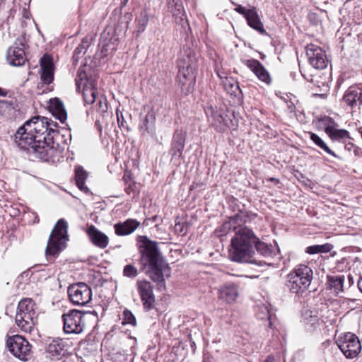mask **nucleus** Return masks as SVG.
<instances>
[{
	"mask_svg": "<svg viewBox=\"0 0 362 362\" xmlns=\"http://www.w3.org/2000/svg\"><path fill=\"white\" fill-rule=\"evenodd\" d=\"M49 110L62 123L65 122L67 119V112L62 100L57 98L50 99Z\"/></svg>",
	"mask_w": 362,
	"mask_h": 362,
	"instance_id": "nucleus-26",
	"label": "nucleus"
},
{
	"mask_svg": "<svg viewBox=\"0 0 362 362\" xmlns=\"http://www.w3.org/2000/svg\"><path fill=\"white\" fill-rule=\"evenodd\" d=\"M313 277L312 269L306 264L296 265L286 276V286L290 293L300 296L309 288Z\"/></svg>",
	"mask_w": 362,
	"mask_h": 362,
	"instance_id": "nucleus-4",
	"label": "nucleus"
},
{
	"mask_svg": "<svg viewBox=\"0 0 362 362\" xmlns=\"http://www.w3.org/2000/svg\"><path fill=\"white\" fill-rule=\"evenodd\" d=\"M306 55L310 64L316 69H324L329 64L325 52L313 44L307 45Z\"/></svg>",
	"mask_w": 362,
	"mask_h": 362,
	"instance_id": "nucleus-13",
	"label": "nucleus"
},
{
	"mask_svg": "<svg viewBox=\"0 0 362 362\" xmlns=\"http://www.w3.org/2000/svg\"><path fill=\"white\" fill-rule=\"evenodd\" d=\"M9 351L21 361H27L30 355V345L29 342L20 335L9 337L6 341Z\"/></svg>",
	"mask_w": 362,
	"mask_h": 362,
	"instance_id": "nucleus-11",
	"label": "nucleus"
},
{
	"mask_svg": "<svg viewBox=\"0 0 362 362\" xmlns=\"http://www.w3.org/2000/svg\"><path fill=\"white\" fill-rule=\"evenodd\" d=\"M264 362H275V358L272 356H269Z\"/></svg>",
	"mask_w": 362,
	"mask_h": 362,
	"instance_id": "nucleus-50",
	"label": "nucleus"
},
{
	"mask_svg": "<svg viewBox=\"0 0 362 362\" xmlns=\"http://www.w3.org/2000/svg\"><path fill=\"white\" fill-rule=\"evenodd\" d=\"M332 140H339L345 138H349V133L345 129H338L334 127L333 129L327 134Z\"/></svg>",
	"mask_w": 362,
	"mask_h": 362,
	"instance_id": "nucleus-41",
	"label": "nucleus"
},
{
	"mask_svg": "<svg viewBox=\"0 0 362 362\" xmlns=\"http://www.w3.org/2000/svg\"><path fill=\"white\" fill-rule=\"evenodd\" d=\"M116 114L119 127L126 128L127 130H129L128 126L127 125V122L124 120L122 113H119V111L117 110Z\"/></svg>",
	"mask_w": 362,
	"mask_h": 362,
	"instance_id": "nucleus-46",
	"label": "nucleus"
},
{
	"mask_svg": "<svg viewBox=\"0 0 362 362\" xmlns=\"http://www.w3.org/2000/svg\"><path fill=\"white\" fill-rule=\"evenodd\" d=\"M218 291L220 298L230 303L234 302L238 296V284L233 282H227L221 286Z\"/></svg>",
	"mask_w": 362,
	"mask_h": 362,
	"instance_id": "nucleus-20",
	"label": "nucleus"
},
{
	"mask_svg": "<svg viewBox=\"0 0 362 362\" xmlns=\"http://www.w3.org/2000/svg\"><path fill=\"white\" fill-rule=\"evenodd\" d=\"M230 89L228 90V91L231 95H235L236 96L237 92L241 93V90L238 86V83L235 81H234L233 83H230Z\"/></svg>",
	"mask_w": 362,
	"mask_h": 362,
	"instance_id": "nucleus-47",
	"label": "nucleus"
},
{
	"mask_svg": "<svg viewBox=\"0 0 362 362\" xmlns=\"http://www.w3.org/2000/svg\"><path fill=\"white\" fill-rule=\"evenodd\" d=\"M293 107H294V105L293 103H291V105H288V107L291 110V112L293 111Z\"/></svg>",
	"mask_w": 362,
	"mask_h": 362,
	"instance_id": "nucleus-53",
	"label": "nucleus"
},
{
	"mask_svg": "<svg viewBox=\"0 0 362 362\" xmlns=\"http://www.w3.org/2000/svg\"><path fill=\"white\" fill-rule=\"evenodd\" d=\"M319 124L325 127V132L328 134L337 124L329 117L325 116L319 119Z\"/></svg>",
	"mask_w": 362,
	"mask_h": 362,
	"instance_id": "nucleus-40",
	"label": "nucleus"
},
{
	"mask_svg": "<svg viewBox=\"0 0 362 362\" xmlns=\"http://www.w3.org/2000/svg\"><path fill=\"white\" fill-rule=\"evenodd\" d=\"M336 343L344 354L349 358H354L358 355L361 350V345L357 336L348 332L339 337Z\"/></svg>",
	"mask_w": 362,
	"mask_h": 362,
	"instance_id": "nucleus-8",
	"label": "nucleus"
},
{
	"mask_svg": "<svg viewBox=\"0 0 362 362\" xmlns=\"http://www.w3.org/2000/svg\"><path fill=\"white\" fill-rule=\"evenodd\" d=\"M68 224L64 219L59 220L50 233L47 245L45 250V255L47 260H52L65 247L67 240Z\"/></svg>",
	"mask_w": 362,
	"mask_h": 362,
	"instance_id": "nucleus-6",
	"label": "nucleus"
},
{
	"mask_svg": "<svg viewBox=\"0 0 362 362\" xmlns=\"http://www.w3.org/2000/svg\"><path fill=\"white\" fill-rule=\"evenodd\" d=\"M139 274V271L137 268L133 264H127L124 267L123 269V275L125 277L134 279Z\"/></svg>",
	"mask_w": 362,
	"mask_h": 362,
	"instance_id": "nucleus-43",
	"label": "nucleus"
},
{
	"mask_svg": "<svg viewBox=\"0 0 362 362\" xmlns=\"http://www.w3.org/2000/svg\"><path fill=\"white\" fill-rule=\"evenodd\" d=\"M248 25L253 29L257 30L261 34H266V31L263 27V24L261 22L259 16L257 14L255 7H252L249 9V13L245 18Z\"/></svg>",
	"mask_w": 362,
	"mask_h": 362,
	"instance_id": "nucleus-28",
	"label": "nucleus"
},
{
	"mask_svg": "<svg viewBox=\"0 0 362 362\" xmlns=\"http://www.w3.org/2000/svg\"><path fill=\"white\" fill-rule=\"evenodd\" d=\"M138 239L141 243L139 250L141 260L144 264L148 265L150 278L157 283L159 290L165 288L164 274L170 269L158 250L157 243L149 240L146 236H139Z\"/></svg>",
	"mask_w": 362,
	"mask_h": 362,
	"instance_id": "nucleus-2",
	"label": "nucleus"
},
{
	"mask_svg": "<svg viewBox=\"0 0 362 362\" xmlns=\"http://www.w3.org/2000/svg\"><path fill=\"white\" fill-rule=\"evenodd\" d=\"M67 291L71 302L74 305L83 306L91 300L92 290L83 282L70 285Z\"/></svg>",
	"mask_w": 362,
	"mask_h": 362,
	"instance_id": "nucleus-9",
	"label": "nucleus"
},
{
	"mask_svg": "<svg viewBox=\"0 0 362 362\" xmlns=\"http://www.w3.org/2000/svg\"><path fill=\"white\" fill-rule=\"evenodd\" d=\"M361 94V88L351 86L346 90L343 100L349 106L354 107L359 105Z\"/></svg>",
	"mask_w": 362,
	"mask_h": 362,
	"instance_id": "nucleus-27",
	"label": "nucleus"
},
{
	"mask_svg": "<svg viewBox=\"0 0 362 362\" xmlns=\"http://www.w3.org/2000/svg\"><path fill=\"white\" fill-rule=\"evenodd\" d=\"M333 246L331 244L325 243L323 245H315L308 246L305 249V252L310 255L328 252L332 250Z\"/></svg>",
	"mask_w": 362,
	"mask_h": 362,
	"instance_id": "nucleus-37",
	"label": "nucleus"
},
{
	"mask_svg": "<svg viewBox=\"0 0 362 362\" xmlns=\"http://www.w3.org/2000/svg\"><path fill=\"white\" fill-rule=\"evenodd\" d=\"M128 2V0H123V4H126Z\"/></svg>",
	"mask_w": 362,
	"mask_h": 362,
	"instance_id": "nucleus-56",
	"label": "nucleus"
},
{
	"mask_svg": "<svg viewBox=\"0 0 362 362\" xmlns=\"http://www.w3.org/2000/svg\"><path fill=\"white\" fill-rule=\"evenodd\" d=\"M15 109V103L13 100H0V115H8Z\"/></svg>",
	"mask_w": 362,
	"mask_h": 362,
	"instance_id": "nucleus-39",
	"label": "nucleus"
},
{
	"mask_svg": "<svg viewBox=\"0 0 362 362\" xmlns=\"http://www.w3.org/2000/svg\"><path fill=\"white\" fill-rule=\"evenodd\" d=\"M16 323L25 332H31L37 323L35 303L31 298H23L18 305Z\"/></svg>",
	"mask_w": 362,
	"mask_h": 362,
	"instance_id": "nucleus-7",
	"label": "nucleus"
},
{
	"mask_svg": "<svg viewBox=\"0 0 362 362\" xmlns=\"http://www.w3.org/2000/svg\"><path fill=\"white\" fill-rule=\"evenodd\" d=\"M195 63L196 57L193 52L184 48L177 59V78L181 88H186L187 92L193 86L195 81Z\"/></svg>",
	"mask_w": 362,
	"mask_h": 362,
	"instance_id": "nucleus-5",
	"label": "nucleus"
},
{
	"mask_svg": "<svg viewBox=\"0 0 362 362\" xmlns=\"http://www.w3.org/2000/svg\"><path fill=\"white\" fill-rule=\"evenodd\" d=\"M139 226V221L136 219L129 218L124 222H119L115 224L114 228L116 235L124 236L132 233Z\"/></svg>",
	"mask_w": 362,
	"mask_h": 362,
	"instance_id": "nucleus-24",
	"label": "nucleus"
},
{
	"mask_svg": "<svg viewBox=\"0 0 362 362\" xmlns=\"http://www.w3.org/2000/svg\"><path fill=\"white\" fill-rule=\"evenodd\" d=\"M310 139L320 148L323 149L328 154L332 156L334 158H338V156L332 151L326 143L316 134L313 132H309Z\"/></svg>",
	"mask_w": 362,
	"mask_h": 362,
	"instance_id": "nucleus-38",
	"label": "nucleus"
},
{
	"mask_svg": "<svg viewBox=\"0 0 362 362\" xmlns=\"http://www.w3.org/2000/svg\"><path fill=\"white\" fill-rule=\"evenodd\" d=\"M40 78L45 84H50L54 80V65L52 58L45 54L40 59Z\"/></svg>",
	"mask_w": 362,
	"mask_h": 362,
	"instance_id": "nucleus-16",
	"label": "nucleus"
},
{
	"mask_svg": "<svg viewBox=\"0 0 362 362\" xmlns=\"http://www.w3.org/2000/svg\"><path fill=\"white\" fill-rule=\"evenodd\" d=\"M82 87L83 96L85 103L87 104L93 103L96 100L98 93L96 82L93 83V81H89L87 83H84Z\"/></svg>",
	"mask_w": 362,
	"mask_h": 362,
	"instance_id": "nucleus-29",
	"label": "nucleus"
},
{
	"mask_svg": "<svg viewBox=\"0 0 362 362\" xmlns=\"http://www.w3.org/2000/svg\"><path fill=\"white\" fill-rule=\"evenodd\" d=\"M6 58L8 63L14 66H22L26 61L23 48L16 46H12L8 48Z\"/></svg>",
	"mask_w": 362,
	"mask_h": 362,
	"instance_id": "nucleus-23",
	"label": "nucleus"
},
{
	"mask_svg": "<svg viewBox=\"0 0 362 362\" xmlns=\"http://www.w3.org/2000/svg\"><path fill=\"white\" fill-rule=\"evenodd\" d=\"M124 324H130L132 325H136V321L134 315L132 313L128 310H125L124 311Z\"/></svg>",
	"mask_w": 362,
	"mask_h": 362,
	"instance_id": "nucleus-44",
	"label": "nucleus"
},
{
	"mask_svg": "<svg viewBox=\"0 0 362 362\" xmlns=\"http://www.w3.org/2000/svg\"><path fill=\"white\" fill-rule=\"evenodd\" d=\"M45 117L35 116L20 127L14 135L16 144L28 153L47 162L53 160L58 153L54 139L59 132L57 124Z\"/></svg>",
	"mask_w": 362,
	"mask_h": 362,
	"instance_id": "nucleus-1",
	"label": "nucleus"
},
{
	"mask_svg": "<svg viewBox=\"0 0 362 362\" xmlns=\"http://www.w3.org/2000/svg\"><path fill=\"white\" fill-rule=\"evenodd\" d=\"M168 11L175 17L177 23L184 26L187 23L183 4L181 0H167Z\"/></svg>",
	"mask_w": 362,
	"mask_h": 362,
	"instance_id": "nucleus-19",
	"label": "nucleus"
},
{
	"mask_svg": "<svg viewBox=\"0 0 362 362\" xmlns=\"http://www.w3.org/2000/svg\"><path fill=\"white\" fill-rule=\"evenodd\" d=\"M6 3V0H0V8L4 6Z\"/></svg>",
	"mask_w": 362,
	"mask_h": 362,
	"instance_id": "nucleus-54",
	"label": "nucleus"
},
{
	"mask_svg": "<svg viewBox=\"0 0 362 362\" xmlns=\"http://www.w3.org/2000/svg\"><path fill=\"white\" fill-rule=\"evenodd\" d=\"M235 11L239 13L240 14L243 15L245 18L247 17V13H249V9H246L241 5H237L236 8H235Z\"/></svg>",
	"mask_w": 362,
	"mask_h": 362,
	"instance_id": "nucleus-48",
	"label": "nucleus"
},
{
	"mask_svg": "<svg viewBox=\"0 0 362 362\" xmlns=\"http://www.w3.org/2000/svg\"><path fill=\"white\" fill-rule=\"evenodd\" d=\"M361 94L360 95L359 105H362V88H361Z\"/></svg>",
	"mask_w": 362,
	"mask_h": 362,
	"instance_id": "nucleus-55",
	"label": "nucleus"
},
{
	"mask_svg": "<svg viewBox=\"0 0 362 362\" xmlns=\"http://www.w3.org/2000/svg\"><path fill=\"white\" fill-rule=\"evenodd\" d=\"M88 177V174L83 168L77 166L75 169V178L77 187L84 193L88 194L90 190L87 186L85 185V181Z\"/></svg>",
	"mask_w": 362,
	"mask_h": 362,
	"instance_id": "nucleus-30",
	"label": "nucleus"
},
{
	"mask_svg": "<svg viewBox=\"0 0 362 362\" xmlns=\"http://www.w3.org/2000/svg\"><path fill=\"white\" fill-rule=\"evenodd\" d=\"M136 288L140 296L144 311L149 312L155 308V295L153 286L147 280H137Z\"/></svg>",
	"mask_w": 362,
	"mask_h": 362,
	"instance_id": "nucleus-12",
	"label": "nucleus"
},
{
	"mask_svg": "<svg viewBox=\"0 0 362 362\" xmlns=\"http://www.w3.org/2000/svg\"><path fill=\"white\" fill-rule=\"evenodd\" d=\"M205 114L209 118V122L211 125H216L221 124L223 121V116L218 112L216 106H213L211 104L207 106V110H205Z\"/></svg>",
	"mask_w": 362,
	"mask_h": 362,
	"instance_id": "nucleus-34",
	"label": "nucleus"
},
{
	"mask_svg": "<svg viewBox=\"0 0 362 362\" xmlns=\"http://www.w3.org/2000/svg\"><path fill=\"white\" fill-rule=\"evenodd\" d=\"M7 95V91L0 88V96H6Z\"/></svg>",
	"mask_w": 362,
	"mask_h": 362,
	"instance_id": "nucleus-52",
	"label": "nucleus"
},
{
	"mask_svg": "<svg viewBox=\"0 0 362 362\" xmlns=\"http://www.w3.org/2000/svg\"><path fill=\"white\" fill-rule=\"evenodd\" d=\"M87 234L91 243L98 247L104 249L108 245V237L105 233L100 231L93 225H91L88 228Z\"/></svg>",
	"mask_w": 362,
	"mask_h": 362,
	"instance_id": "nucleus-22",
	"label": "nucleus"
},
{
	"mask_svg": "<svg viewBox=\"0 0 362 362\" xmlns=\"http://www.w3.org/2000/svg\"><path fill=\"white\" fill-rule=\"evenodd\" d=\"M254 248L257 250L258 253L265 257H272L276 255V250L273 246L261 241L258 238H257Z\"/></svg>",
	"mask_w": 362,
	"mask_h": 362,
	"instance_id": "nucleus-32",
	"label": "nucleus"
},
{
	"mask_svg": "<svg viewBox=\"0 0 362 362\" xmlns=\"http://www.w3.org/2000/svg\"><path fill=\"white\" fill-rule=\"evenodd\" d=\"M83 313L77 310H71L62 315L64 330L66 334H80L83 331L85 324Z\"/></svg>",
	"mask_w": 362,
	"mask_h": 362,
	"instance_id": "nucleus-10",
	"label": "nucleus"
},
{
	"mask_svg": "<svg viewBox=\"0 0 362 362\" xmlns=\"http://www.w3.org/2000/svg\"><path fill=\"white\" fill-rule=\"evenodd\" d=\"M188 227L189 226L186 222L179 220L178 218L175 220L174 230L177 235H185L187 232Z\"/></svg>",
	"mask_w": 362,
	"mask_h": 362,
	"instance_id": "nucleus-42",
	"label": "nucleus"
},
{
	"mask_svg": "<svg viewBox=\"0 0 362 362\" xmlns=\"http://www.w3.org/2000/svg\"><path fill=\"white\" fill-rule=\"evenodd\" d=\"M257 237L253 231L247 227H240L231 240L230 259L238 262H246L262 267L266 262L252 259L254 246Z\"/></svg>",
	"mask_w": 362,
	"mask_h": 362,
	"instance_id": "nucleus-3",
	"label": "nucleus"
},
{
	"mask_svg": "<svg viewBox=\"0 0 362 362\" xmlns=\"http://www.w3.org/2000/svg\"><path fill=\"white\" fill-rule=\"evenodd\" d=\"M149 17L148 12L146 8H144L139 16L136 18V35L139 36L141 33H142L145 29L146 25L148 23Z\"/></svg>",
	"mask_w": 362,
	"mask_h": 362,
	"instance_id": "nucleus-33",
	"label": "nucleus"
},
{
	"mask_svg": "<svg viewBox=\"0 0 362 362\" xmlns=\"http://www.w3.org/2000/svg\"><path fill=\"white\" fill-rule=\"evenodd\" d=\"M47 352L56 359L59 360L69 355V346L62 339H53L47 346Z\"/></svg>",
	"mask_w": 362,
	"mask_h": 362,
	"instance_id": "nucleus-17",
	"label": "nucleus"
},
{
	"mask_svg": "<svg viewBox=\"0 0 362 362\" xmlns=\"http://www.w3.org/2000/svg\"><path fill=\"white\" fill-rule=\"evenodd\" d=\"M344 281V276H327L328 287L331 289H334V292H336L337 293H338L340 291H343Z\"/></svg>",
	"mask_w": 362,
	"mask_h": 362,
	"instance_id": "nucleus-35",
	"label": "nucleus"
},
{
	"mask_svg": "<svg viewBox=\"0 0 362 362\" xmlns=\"http://www.w3.org/2000/svg\"><path fill=\"white\" fill-rule=\"evenodd\" d=\"M90 46V40L88 37L83 39L81 43L75 49L72 57L73 63L76 64L83 54L86 53Z\"/></svg>",
	"mask_w": 362,
	"mask_h": 362,
	"instance_id": "nucleus-36",
	"label": "nucleus"
},
{
	"mask_svg": "<svg viewBox=\"0 0 362 362\" xmlns=\"http://www.w3.org/2000/svg\"><path fill=\"white\" fill-rule=\"evenodd\" d=\"M229 274L223 272L212 265H205V281L211 288H218L219 284L227 280Z\"/></svg>",
	"mask_w": 362,
	"mask_h": 362,
	"instance_id": "nucleus-14",
	"label": "nucleus"
},
{
	"mask_svg": "<svg viewBox=\"0 0 362 362\" xmlns=\"http://www.w3.org/2000/svg\"><path fill=\"white\" fill-rule=\"evenodd\" d=\"M261 309H262V312L264 314V315L261 316L260 315H258V317L261 318V319L267 318V320L269 321V327L270 328H272L273 323H272V315H271L269 310H268L267 307H262V308H261Z\"/></svg>",
	"mask_w": 362,
	"mask_h": 362,
	"instance_id": "nucleus-45",
	"label": "nucleus"
},
{
	"mask_svg": "<svg viewBox=\"0 0 362 362\" xmlns=\"http://www.w3.org/2000/svg\"><path fill=\"white\" fill-rule=\"evenodd\" d=\"M245 64L262 81L269 84L272 81L270 75L264 66L257 59H251L245 60Z\"/></svg>",
	"mask_w": 362,
	"mask_h": 362,
	"instance_id": "nucleus-18",
	"label": "nucleus"
},
{
	"mask_svg": "<svg viewBox=\"0 0 362 362\" xmlns=\"http://www.w3.org/2000/svg\"><path fill=\"white\" fill-rule=\"evenodd\" d=\"M358 287L359 290L362 292V277H361L358 281Z\"/></svg>",
	"mask_w": 362,
	"mask_h": 362,
	"instance_id": "nucleus-51",
	"label": "nucleus"
},
{
	"mask_svg": "<svg viewBox=\"0 0 362 362\" xmlns=\"http://www.w3.org/2000/svg\"><path fill=\"white\" fill-rule=\"evenodd\" d=\"M245 220H243V212L236 214L233 216L230 217L228 221H226L223 223L220 230L221 233L218 235H226L230 230H233L235 233L241 226L240 224L242 223H245Z\"/></svg>",
	"mask_w": 362,
	"mask_h": 362,
	"instance_id": "nucleus-25",
	"label": "nucleus"
},
{
	"mask_svg": "<svg viewBox=\"0 0 362 362\" xmlns=\"http://www.w3.org/2000/svg\"><path fill=\"white\" fill-rule=\"evenodd\" d=\"M156 112L153 109L148 111L144 117L141 118L139 130L142 134L147 133L153 135L156 132Z\"/></svg>",
	"mask_w": 362,
	"mask_h": 362,
	"instance_id": "nucleus-21",
	"label": "nucleus"
},
{
	"mask_svg": "<svg viewBox=\"0 0 362 362\" xmlns=\"http://www.w3.org/2000/svg\"><path fill=\"white\" fill-rule=\"evenodd\" d=\"M99 108L102 112H106L107 109V105L106 101L103 102L101 99L98 101Z\"/></svg>",
	"mask_w": 362,
	"mask_h": 362,
	"instance_id": "nucleus-49",
	"label": "nucleus"
},
{
	"mask_svg": "<svg viewBox=\"0 0 362 362\" xmlns=\"http://www.w3.org/2000/svg\"><path fill=\"white\" fill-rule=\"evenodd\" d=\"M185 143V134L182 130H175L169 151L171 160H179L182 157Z\"/></svg>",
	"mask_w": 362,
	"mask_h": 362,
	"instance_id": "nucleus-15",
	"label": "nucleus"
},
{
	"mask_svg": "<svg viewBox=\"0 0 362 362\" xmlns=\"http://www.w3.org/2000/svg\"><path fill=\"white\" fill-rule=\"evenodd\" d=\"M86 65L80 66L77 72V76L75 81L76 89L78 91L81 90V86H83L84 83H87L89 81H93V83L96 82L95 79L93 77L88 76V74H86Z\"/></svg>",
	"mask_w": 362,
	"mask_h": 362,
	"instance_id": "nucleus-31",
	"label": "nucleus"
},
{
	"mask_svg": "<svg viewBox=\"0 0 362 362\" xmlns=\"http://www.w3.org/2000/svg\"><path fill=\"white\" fill-rule=\"evenodd\" d=\"M271 180H272V182L277 181V180H276V179H275V178H272V179H271Z\"/></svg>",
	"mask_w": 362,
	"mask_h": 362,
	"instance_id": "nucleus-57",
	"label": "nucleus"
}]
</instances>
